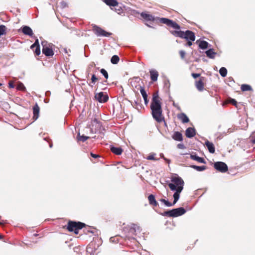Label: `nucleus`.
Returning <instances> with one entry per match:
<instances>
[{
  "label": "nucleus",
  "instance_id": "1",
  "mask_svg": "<svg viewBox=\"0 0 255 255\" xmlns=\"http://www.w3.org/2000/svg\"><path fill=\"white\" fill-rule=\"evenodd\" d=\"M171 181L172 183H169L168 185L171 190L175 191L173 194L174 201L173 203L168 202L164 199H161L160 200V202L163 203L168 207L172 206L177 202L180 197V193L182 191L184 184L183 180L177 175L172 176L171 177Z\"/></svg>",
  "mask_w": 255,
  "mask_h": 255
},
{
  "label": "nucleus",
  "instance_id": "2",
  "mask_svg": "<svg viewBox=\"0 0 255 255\" xmlns=\"http://www.w3.org/2000/svg\"><path fill=\"white\" fill-rule=\"evenodd\" d=\"M150 108L152 117L157 122L160 123L164 121V116L162 114L161 99L157 92L153 94Z\"/></svg>",
  "mask_w": 255,
  "mask_h": 255
},
{
  "label": "nucleus",
  "instance_id": "3",
  "mask_svg": "<svg viewBox=\"0 0 255 255\" xmlns=\"http://www.w3.org/2000/svg\"><path fill=\"white\" fill-rule=\"evenodd\" d=\"M86 226L85 224L80 222L69 221L67 225L64 227V228L66 229L69 232H74L76 235H77L79 233V230L85 227Z\"/></svg>",
  "mask_w": 255,
  "mask_h": 255
},
{
  "label": "nucleus",
  "instance_id": "4",
  "mask_svg": "<svg viewBox=\"0 0 255 255\" xmlns=\"http://www.w3.org/2000/svg\"><path fill=\"white\" fill-rule=\"evenodd\" d=\"M185 213V209L183 207H180L165 211L164 213H162L161 215L169 217H177L184 214Z\"/></svg>",
  "mask_w": 255,
  "mask_h": 255
},
{
  "label": "nucleus",
  "instance_id": "5",
  "mask_svg": "<svg viewBox=\"0 0 255 255\" xmlns=\"http://www.w3.org/2000/svg\"><path fill=\"white\" fill-rule=\"evenodd\" d=\"M42 46V53L46 56L52 57L54 54L53 50V45L51 43H48L47 41L41 42Z\"/></svg>",
  "mask_w": 255,
  "mask_h": 255
},
{
  "label": "nucleus",
  "instance_id": "6",
  "mask_svg": "<svg viewBox=\"0 0 255 255\" xmlns=\"http://www.w3.org/2000/svg\"><path fill=\"white\" fill-rule=\"evenodd\" d=\"M92 26L93 31L98 36L109 37L112 34V33L107 32L100 27L95 24H92Z\"/></svg>",
  "mask_w": 255,
  "mask_h": 255
},
{
  "label": "nucleus",
  "instance_id": "7",
  "mask_svg": "<svg viewBox=\"0 0 255 255\" xmlns=\"http://www.w3.org/2000/svg\"><path fill=\"white\" fill-rule=\"evenodd\" d=\"M159 22L176 29H180V26L175 22L167 18H160Z\"/></svg>",
  "mask_w": 255,
  "mask_h": 255
},
{
  "label": "nucleus",
  "instance_id": "8",
  "mask_svg": "<svg viewBox=\"0 0 255 255\" xmlns=\"http://www.w3.org/2000/svg\"><path fill=\"white\" fill-rule=\"evenodd\" d=\"M214 167L218 171L225 173L228 170V168L227 164L221 161L216 162L214 164Z\"/></svg>",
  "mask_w": 255,
  "mask_h": 255
},
{
  "label": "nucleus",
  "instance_id": "9",
  "mask_svg": "<svg viewBox=\"0 0 255 255\" xmlns=\"http://www.w3.org/2000/svg\"><path fill=\"white\" fill-rule=\"evenodd\" d=\"M206 78L200 77L198 80L195 81V84L196 88L199 91H203L204 89Z\"/></svg>",
  "mask_w": 255,
  "mask_h": 255
},
{
  "label": "nucleus",
  "instance_id": "10",
  "mask_svg": "<svg viewBox=\"0 0 255 255\" xmlns=\"http://www.w3.org/2000/svg\"><path fill=\"white\" fill-rule=\"evenodd\" d=\"M95 99L100 103H106L109 99L107 94H104L103 92L97 93L95 95Z\"/></svg>",
  "mask_w": 255,
  "mask_h": 255
},
{
  "label": "nucleus",
  "instance_id": "11",
  "mask_svg": "<svg viewBox=\"0 0 255 255\" xmlns=\"http://www.w3.org/2000/svg\"><path fill=\"white\" fill-rule=\"evenodd\" d=\"M182 38H184L186 40L195 41V35L193 31L188 30L184 32Z\"/></svg>",
  "mask_w": 255,
  "mask_h": 255
},
{
  "label": "nucleus",
  "instance_id": "12",
  "mask_svg": "<svg viewBox=\"0 0 255 255\" xmlns=\"http://www.w3.org/2000/svg\"><path fill=\"white\" fill-rule=\"evenodd\" d=\"M40 111V108L37 104L36 103L33 107V119L34 120H37L39 117V114Z\"/></svg>",
  "mask_w": 255,
  "mask_h": 255
},
{
  "label": "nucleus",
  "instance_id": "13",
  "mask_svg": "<svg viewBox=\"0 0 255 255\" xmlns=\"http://www.w3.org/2000/svg\"><path fill=\"white\" fill-rule=\"evenodd\" d=\"M141 16L146 21H154L155 20V17L151 14L146 12H142L140 14Z\"/></svg>",
  "mask_w": 255,
  "mask_h": 255
},
{
  "label": "nucleus",
  "instance_id": "14",
  "mask_svg": "<svg viewBox=\"0 0 255 255\" xmlns=\"http://www.w3.org/2000/svg\"><path fill=\"white\" fill-rule=\"evenodd\" d=\"M196 134V130L194 128H188L185 131V135L188 138H191Z\"/></svg>",
  "mask_w": 255,
  "mask_h": 255
},
{
  "label": "nucleus",
  "instance_id": "15",
  "mask_svg": "<svg viewBox=\"0 0 255 255\" xmlns=\"http://www.w3.org/2000/svg\"><path fill=\"white\" fill-rule=\"evenodd\" d=\"M205 145L207 147L209 152L211 153H214L215 152V148L214 145L212 142H210L208 140L205 141Z\"/></svg>",
  "mask_w": 255,
  "mask_h": 255
},
{
  "label": "nucleus",
  "instance_id": "16",
  "mask_svg": "<svg viewBox=\"0 0 255 255\" xmlns=\"http://www.w3.org/2000/svg\"><path fill=\"white\" fill-rule=\"evenodd\" d=\"M149 73L151 80L153 82L156 81L159 75L158 72L155 70H151Z\"/></svg>",
  "mask_w": 255,
  "mask_h": 255
},
{
  "label": "nucleus",
  "instance_id": "17",
  "mask_svg": "<svg viewBox=\"0 0 255 255\" xmlns=\"http://www.w3.org/2000/svg\"><path fill=\"white\" fill-rule=\"evenodd\" d=\"M177 118L183 123H187L189 122V118L184 113H181L178 114Z\"/></svg>",
  "mask_w": 255,
  "mask_h": 255
},
{
  "label": "nucleus",
  "instance_id": "18",
  "mask_svg": "<svg viewBox=\"0 0 255 255\" xmlns=\"http://www.w3.org/2000/svg\"><path fill=\"white\" fill-rule=\"evenodd\" d=\"M22 31L24 34L29 36H32L33 34L31 28L28 26H24L22 28Z\"/></svg>",
  "mask_w": 255,
  "mask_h": 255
},
{
  "label": "nucleus",
  "instance_id": "19",
  "mask_svg": "<svg viewBox=\"0 0 255 255\" xmlns=\"http://www.w3.org/2000/svg\"><path fill=\"white\" fill-rule=\"evenodd\" d=\"M111 151L114 154L116 155H121L123 152V149L121 147H111Z\"/></svg>",
  "mask_w": 255,
  "mask_h": 255
},
{
  "label": "nucleus",
  "instance_id": "20",
  "mask_svg": "<svg viewBox=\"0 0 255 255\" xmlns=\"http://www.w3.org/2000/svg\"><path fill=\"white\" fill-rule=\"evenodd\" d=\"M148 200L149 201V203L150 205L155 207L158 205V203L156 201L155 199V196L153 195L150 194V195H149L148 197Z\"/></svg>",
  "mask_w": 255,
  "mask_h": 255
},
{
  "label": "nucleus",
  "instance_id": "21",
  "mask_svg": "<svg viewBox=\"0 0 255 255\" xmlns=\"http://www.w3.org/2000/svg\"><path fill=\"white\" fill-rule=\"evenodd\" d=\"M172 137L173 139L176 141H181L183 140L182 134L179 131H175Z\"/></svg>",
  "mask_w": 255,
  "mask_h": 255
},
{
  "label": "nucleus",
  "instance_id": "22",
  "mask_svg": "<svg viewBox=\"0 0 255 255\" xmlns=\"http://www.w3.org/2000/svg\"><path fill=\"white\" fill-rule=\"evenodd\" d=\"M190 158L199 163H206V161L203 158L198 156L196 154H191Z\"/></svg>",
  "mask_w": 255,
  "mask_h": 255
},
{
  "label": "nucleus",
  "instance_id": "23",
  "mask_svg": "<svg viewBox=\"0 0 255 255\" xmlns=\"http://www.w3.org/2000/svg\"><path fill=\"white\" fill-rule=\"evenodd\" d=\"M105 3L109 6H116L118 5L117 0H104Z\"/></svg>",
  "mask_w": 255,
  "mask_h": 255
},
{
  "label": "nucleus",
  "instance_id": "24",
  "mask_svg": "<svg viewBox=\"0 0 255 255\" xmlns=\"http://www.w3.org/2000/svg\"><path fill=\"white\" fill-rule=\"evenodd\" d=\"M206 54L209 58L212 59L214 58L215 55H216V53L214 51L213 49H210L206 51Z\"/></svg>",
  "mask_w": 255,
  "mask_h": 255
},
{
  "label": "nucleus",
  "instance_id": "25",
  "mask_svg": "<svg viewBox=\"0 0 255 255\" xmlns=\"http://www.w3.org/2000/svg\"><path fill=\"white\" fill-rule=\"evenodd\" d=\"M209 43L206 41H201L199 43V47L202 49H207L208 47Z\"/></svg>",
  "mask_w": 255,
  "mask_h": 255
},
{
  "label": "nucleus",
  "instance_id": "26",
  "mask_svg": "<svg viewBox=\"0 0 255 255\" xmlns=\"http://www.w3.org/2000/svg\"><path fill=\"white\" fill-rule=\"evenodd\" d=\"M241 89L243 92L253 90L252 87L250 85L247 84L242 85Z\"/></svg>",
  "mask_w": 255,
  "mask_h": 255
},
{
  "label": "nucleus",
  "instance_id": "27",
  "mask_svg": "<svg viewBox=\"0 0 255 255\" xmlns=\"http://www.w3.org/2000/svg\"><path fill=\"white\" fill-rule=\"evenodd\" d=\"M190 167L198 171H202L205 170L207 167L205 166H197V165H191Z\"/></svg>",
  "mask_w": 255,
  "mask_h": 255
},
{
  "label": "nucleus",
  "instance_id": "28",
  "mask_svg": "<svg viewBox=\"0 0 255 255\" xmlns=\"http://www.w3.org/2000/svg\"><path fill=\"white\" fill-rule=\"evenodd\" d=\"M120 61V58L118 55L113 56L111 59V62L113 64H117Z\"/></svg>",
  "mask_w": 255,
  "mask_h": 255
},
{
  "label": "nucleus",
  "instance_id": "29",
  "mask_svg": "<svg viewBox=\"0 0 255 255\" xmlns=\"http://www.w3.org/2000/svg\"><path fill=\"white\" fill-rule=\"evenodd\" d=\"M219 73L223 77H225L227 76V70L225 67H222L219 70Z\"/></svg>",
  "mask_w": 255,
  "mask_h": 255
},
{
  "label": "nucleus",
  "instance_id": "30",
  "mask_svg": "<svg viewBox=\"0 0 255 255\" xmlns=\"http://www.w3.org/2000/svg\"><path fill=\"white\" fill-rule=\"evenodd\" d=\"M16 89L18 90H20V91H25L26 90V88L25 87V86H24L23 83H22L21 82H19L17 83V86H16Z\"/></svg>",
  "mask_w": 255,
  "mask_h": 255
},
{
  "label": "nucleus",
  "instance_id": "31",
  "mask_svg": "<svg viewBox=\"0 0 255 255\" xmlns=\"http://www.w3.org/2000/svg\"><path fill=\"white\" fill-rule=\"evenodd\" d=\"M89 138H90L89 136H85L84 135H80V133L78 134V136H77L78 140L81 141L82 142L85 141L87 139H88Z\"/></svg>",
  "mask_w": 255,
  "mask_h": 255
},
{
  "label": "nucleus",
  "instance_id": "32",
  "mask_svg": "<svg viewBox=\"0 0 255 255\" xmlns=\"http://www.w3.org/2000/svg\"><path fill=\"white\" fill-rule=\"evenodd\" d=\"M183 33H184V31H176V30H175V31H173V32H172V33L174 35H175L176 36H177V37H180L181 38L183 37Z\"/></svg>",
  "mask_w": 255,
  "mask_h": 255
},
{
  "label": "nucleus",
  "instance_id": "33",
  "mask_svg": "<svg viewBox=\"0 0 255 255\" xmlns=\"http://www.w3.org/2000/svg\"><path fill=\"white\" fill-rule=\"evenodd\" d=\"M227 102L237 107L238 103L235 99L230 98L227 100Z\"/></svg>",
  "mask_w": 255,
  "mask_h": 255
},
{
  "label": "nucleus",
  "instance_id": "34",
  "mask_svg": "<svg viewBox=\"0 0 255 255\" xmlns=\"http://www.w3.org/2000/svg\"><path fill=\"white\" fill-rule=\"evenodd\" d=\"M155 153L150 154L147 157L146 159L148 160H157L158 158L155 157Z\"/></svg>",
  "mask_w": 255,
  "mask_h": 255
},
{
  "label": "nucleus",
  "instance_id": "35",
  "mask_svg": "<svg viewBox=\"0 0 255 255\" xmlns=\"http://www.w3.org/2000/svg\"><path fill=\"white\" fill-rule=\"evenodd\" d=\"M100 72L106 79H108V78H109L108 73L107 71L105 69H103V68L101 69L100 70Z\"/></svg>",
  "mask_w": 255,
  "mask_h": 255
},
{
  "label": "nucleus",
  "instance_id": "36",
  "mask_svg": "<svg viewBox=\"0 0 255 255\" xmlns=\"http://www.w3.org/2000/svg\"><path fill=\"white\" fill-rule=\"evenodd\" d=\"M140 92L143 97V98L147 97V95L146 91H145L144 88L140 87Z\"/></svg>",
  "mask_w": 255,
  "mask_h": 255
},
{
  "label": "nucleus",
  "instance_id": "37",
  "mask_svg": "<svg viewBox=\"0 0 255 255\" xmlns=\"http://www.w3.org/2000/svg\"><path fill=\"white\" fill-rule=\"evenodd\" d=\"M35 49L34 50V53L35 55L38 56L40 54V46H38L37 47H35Z\"/></svg>",
  "mask_w": 255,
  "mask_h": 255
},
{
  "label": "nucleus",
  "instance_id": "38",
  "mask_svg": "<svg viewBox=\"0 0 255 255\" xmlns=\"http://www.w3.org/2000/svg\"><path fill=\"white\" fill-rule=\"evenodd\" d=\"M38 46H40L39 44V41L38 39L35 40V42L32 44L30 46V48L32 50L35 48V47H37Z\"/></svg>",
  "mask_w": 255,
  "mask_h": 255
},
{
  "label": "nucleus",
  "instance_id": "39",
  "mask_svg": "<svg viewBox=\"0 0 255 255\" xmlns=\"http://www.w3.org/2000/svg\"><path fill=\"white\" fill-rule=\"evenodd\" d=\"M98 80V78H97L96 75L93 74L91 77V83L95 84V83Z\"/></svg>",
  "mask_w": 255,
  "mask_h": 255
},
{
  "label": "nucleus",
  "instance_id": "40",
  "mask_svg": "<svg viewBox=\"0 0 255 255\" xmlns=\"http://www.w3.org/2000/svg\"><path fill=\"white\" fill-rule=\"evenodd\" d=\"M179 54H180V57H181V58L183 59L185 57V52L184 51H180L179 52Z\"/></svg>",
  "mask_w": 255,
  "mask_h": 255
},
{
  "label": "nucleus",
  "instance_id": "41",
  "mask_svg": "<svg viewBox=\"0 0 255 255\" xmlns=\"http://www.w3.org/2000/svg\"><path fill=\"white\" fill-rule=\"evenodd\" d=\"M192 76L194 78L196 79L198 77H200V74L198 73H192Z\"/></svg>",
  "mask_w": 255,
  "mask_h": 255
},
{
  "label": "nucleus",
  "instance_id": "42",
  "mask_svg": "<svg viewBox=\"0 0 255 255\" xmlns=\"http://www.w3.org/2000/svg\"><path fill=\"white\" fill-rule=\"evenodd\" d=\"M8 87L10 88H13L14 87V83H13V81H10L9 82V83H8Z\"/></svg>",
  "mask_w": 255,
  "mask_h": 255
},
{
  "label": "nucleus",
  "instance_id": "43",
  "mask_svg": "<svg viewBox=\"0 0 255 255\" xmlns=\"http://www.w3.org/2000/svg\"><path fill=\"white\" fill-rule=\"evenodd\" d=\"M187 42L185 44V45L186 46H191L192 45V41H191V40H187Z\"/></svg>",
  "mask_w": 255,
  "mask_h": 255
},
{
  "label": "nucleus",
  "instance_id": "44",
  "mask_svg": "<svg viewBox=\"0 0 255 255\" xmlns=\"http://www.w3.org/2000/svg\"><path fill=\"white\" fill-rule=\"evenodd\" d=\"M177 147L180 149H183L185 148V146L183 144L179 143L177 145Z\"/></svg>",
  "mask_w": 255,
  "mask_h": 255
},
{
  "label": "nucleus",
  "instance_id": "45",
  "mask_svg": "<svg viewBox=\"0 0 255 255\" xmlns=\"http://www.w3.org/2000/svg\"><path fill=\"white\" fill-rule=\"evenodd\" d=\"M91 155L92 157L95 158L100 157V156L99 155L94 154L93 153H91Z\"/></svg>",
  "mask_w": 255,
  "mask_h": 255
},
{
  "label": "nucleus",
  "instance_id": "46",
  "mask_svg": "<svg viewBox=\"0 0 255 255\" xmlns=\"http://www.w3.org/2000/svg\"><path fill=\"white\" fill-rule=\"evenodd\" d=\"M6 223V222L5 221H4V220H2L1 221H0V225H3Z\"/></svg>",
  "mask_w": 255,
  "mask_h": 255
},
{
  "label": "nucleus",
  "instance_id": "47",
  "mask_svg": "<svg viewBox=\"0 0 255 255\" xmlns=\"http://www.w3.org/2000/svg\"><path fill=\"white\" fill-rule=\"evenodd\" d=\"M143 99H144V101L145 104H147L148 103V99H147V97H146V98H143Z\"/></svg>",
  "mask_w": 255,
  "mask_h": 255
},
{
  "label": "nucleus",
  "instance_id": "48",
  "mask_svg": "<svg viewBox=\"0 0 255 255\" xmlns=\"http://www.w3.org/2000/svg\"><path fill=\"white\" fill-rule=\"evenodd\" d=\"M252 142L253 144H255V136L254 137H252Z\"/></svg>",
  "mask_w": 255,
  "mask_h": 255
},
{
  "label": "nucleus",
  "instance_id": "49",
  "mask_svg": "<svg viewBox=\"0 0 255 255\" xmlns=\"http://www.w3.org/2000/svg\"><path fill=\"white\" fill-rule=\"evenodd\" d=\"M88 232H90V233H93L94 232L93 231H92L91 230H89L88 231Z\"/></svg>",
  "mask_w": 255,
  "mask_h": 255
},
{
  "label": "nucleus",
  "instance_id": "50",
  "mask_svg": "<svg viewBox=\"0 0 255 255\" xmlns=\"http://www.w3.org/2000/svg\"><path fill=\"white\" fill-rule=\"evenodd\" d=\"M3 237V236L0 234V239H2Z\"/></svg>",
  "mask_w": 255,
  "mask_h": 255
},
{
  "label": "nucleus",
  "instance_id": "51",
  "mask_svg": "<svg viewBox=\"0 0 255 255\" xmlns=\"http://www.w3.org/2000/svg\"><path fill=\"white\" fill-rule=\"evenodd\" d=\"M89 85L90 86H91V87H93V85H91V84H89Z\"/></svg>",
  "mask_w": 255,
  "mask_h": 255
},
{
  "label": "nucleus",
  "instance_id": "52",
  "mask_svg": "<svg viewBox=\"0 0 255 255\" xmlns=\"http://www.w3.org/2000/svg\"><path fill=\"white\" fill-rule=\"evenodd\" d=\"M1 83H0V86H1Z\"/></svg>",
  "mask_w": 255,
  "mask_h": 255
}]
</instances>
